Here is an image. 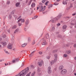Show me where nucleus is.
<instances>
[{"label": "nucleus", "mask_w": 76, "mask_h": 76, "mask_svg": "<svg viewBox=\"0 0 76 76\" xmlns=\"http://www.w3.org/2000/svg\"><path fill=\"white\" fill-rule=\"evenodd\" d=\"M29 72V67L23 70L19 73V75H18L15 76H24Z\"/></svg>", "instance_id": "obj_1"}, {"label": "nucleus", "mask_w": 76, "mask_h": 76, "mask_svg": "<svg viewBox=\"0 0 76 76\" xmlns=\"http://www.w3.org/2000/svg\"><path fill=\"white\" fill-rule=\"evenodd\" d=\"M38 9H39V11L41 12L44 11L45 10V8L42 5H41V6H39L38 7H37V10H38Z\"/></svg>", "instance_id": "obj_2"}, {"label": "nucleus", "mask_w": 76, "mask_h": 76, "mask_svg": "<svg viewBox=\"0 0 76 76\" xmlns=\"http://www.w3.org/2000/svg\"><path fill=\"white\" fill-rule=\"evenodd\" d=\"M61 17V14H59L58 16L57 17H56L55 18H54L53 19L52 22V23H54L56 22V20H57L58 19L60 18Z\"/></svg>", "instance_id": "obj_3"}, {"label": "nucleus", "mask_w": 76, "mask_h": 76, "mask_svg": "<svg viewBox=\"0 0 76 76\" xmlns=\"http://www.w3.org/2000/svg\"><path fill=\"white\" fill-rule=\"evenodd\" d=\"M66 73H67V70L66 69H63L61 72V73L63 75H64Z\"/></svg>", "instance_id": "obj_4"}, {"label": "nucleus", "mask_w": 76, "mask_h": 76, "mask_svg": "<svg viewBox=\"0 0 76 76\" xmlns=\"http://www.w3.org/2000/svg\"><path fill=\"white\" fill-rule=\"evenodd\" d=\"M47 44V42H45V40L44 39V38H43L42 39V45H46Z\"/></svg>", "instance_id": "obj_5"}, {"label": "nucleus", "mask_w": 76, "mask_h": 76, "mask_svg": "<svg viewBox=\"0 0 76 76\" xmlns=\"http://www.w3.org/2000/svg\"><path fill=\"white\" fill-rule=\"evenodd\" d=\"M52 72V71L51 70V67L49 66L48 68V73L49 74L51 73Z\"/></svg>", "instance_id": "obj_6"}, {"label": "nucleus", "mask_w": 76, "mask_h": 76, "mask_svg": "<svg viewBox=\"0 0 76 76\" xmlns=\"http://www.w3.org/2000/svg\"><path fill=\"white\" fill-rule=\"evenodd\" d=\"M7 48L9 49H12V45H8L7 46Z\"/></svg>", "instance_id": "obj_7"}, {"label": "nucleus", "mask_w": 76, "mask_h": 76, "mask_svg": "<svg viewBox=\"0 0 76 76\" xmlns=\"http://www.w3.org/2000/svg\"><path fill=\"white\" fill-rule=\"evenodd\" d=\"M64 67L63 66V65H61L59 67V69L61 70H62V69H63Z\"/></svg>", "instance_id": "obj_8"}, {"label": "nucleus", "mask_w": 76, "mask_h": 76, "mask_svg": "<svg viewBox=\"0 0 76 76\" xmlns=\"http://www.w3.org/2000/svg\"><path fill=\"white\" fill-rule=\"evenodd\" d=\"M67 28V26L66 25H64L63 27H62L63 29H66V28Z\"/></svg>", "instance_id": "obj_9"}, {"label": "nucleus", "mask_w": 76, "mask_h": 76, "mask_svg": "<svg viewBox=\"0 0 76 76\" xmlns=\"http://www.w3.org/2000/svg\"><path fill=\"white\" fill-rule=\"evenodd\" d=\"M35 51L34 50L33 51L31 54L29 55V57H32V56H33V53H35Z\"/></svg>", "instance_id": "obj_10"}, {"label": "nucleus", "mask_w": 76, "mask_h": 76, "mask_svg": "<svg viewBox=\"0 0 76 76\" xmlns=\"http://www.w3.org/2000/svg\"><path fill=\"white\" fill-rule=\"evenodd\" d=\"M27 45V43H24L21 45L22 47H25Z\"/></svg>", "instance_id": "obj_11"}, {"label": "nucleus", "mask_w": 76, "mask_h": 76, "mask_svg": "<svg viewBox=\"0 0 76 76\" xmlns=\"http://www.w3.org/2000/svg\"><path fill=\"white\" fill-rule=\"evenodd\" d=\"M38 64L39 66H42V63H41V62H38L37 63Z\"/></svg>", "instance_id": "obj_12"}, {"label": "nucleus", "mask_w": 76, "mask_h": 76, "mask_svg": "<svg viewBox=\"0 0 76 76\" xmlns=\"http://www.w3.org/2000/svg\"><path fill=\"white\" fill-rule=\"evenodd\" d=\"M20 4V2H17L16 3L15 6L16 7H18L19 6V5Z\"/></svg>", "instance_id": "obj_13"}, {"label": "nucleus", "mask_w": 76, "mask_h": 76, "mask_svg": "<svg viewBox=\"0 0 76 76\" xmlns=\"http://www.w3.org/2000/svg\"><path fill=\"white\" fill-rule=\"evenodd\" d=\"M57 37L58 38H62V36L61 34H58Z\"/></svg>", "instance_id": "obj_14"}, {"label": "nucleus", "mask_w": 76, "mask_h": 76, "mask_svg": "<svg viewBox=\"0 0 76 76\" xmlns=\"http://www.w3.org/2000/svg\"><path fill=\"white\" fill-rule=\"evenodd\" d=\"M1 44L3 45H6V42H2L1 43Z\"/></svg>", "instance_id": "obj_15"}, {"label": "nucleus", "mask_w": 76, "mask_h": 76, "mask_svg": "<svg viewBox=\"0 0 76 76\" xmlns=\"http://www.w3.org/2000/svg\"><path fill=\"white\" fill-rule=\"evenodd\" d=\"M28 23H29V20H26L25 22V24L28 25Z\"/></svg>", "instance_id": "obj_16"}, {"label": "nucleus", "mask_w": 76, "mask_h": 76, "mask_svg": "<svg viewBox=\"0 0 76 76\" xmlns=\"http://www.w3.org/2000/svg\"><path fill=\"white\" fill-rule=\"evenodd\" d=\"M18 31H19V29L17 28L15 31L14 32V33L15 34V33H16V32H18Z\"/></svg>", "instance_id": "obj_17"}, {"label": "nucleus", "mask_w": 76, "mask_h": 76, "mask_svg": "<svg viewBox=\"0 0 76 76\" xmlns=\"http://www.w3.org/2000/svg\"><path fill=\"white\" fill-rule=\"evenodd\" d=\"M45 37L47 39H48V38H49V35L48 34H46L45 36Z\"/></svg>", "instance_id": "obj_18"}, {"label": "nucleus", "mask_w": 76, "mask_h": 76, "mask_svg": "<svg viewBox=\"0 0 76 76\" xmlns=\"http://www.w3.org/2000/svg\"><path fill=\"white\" fill-rule=\"evenodd\" d=\"M37 72H39V73L41 72V69L40 68H38L37 69Z\"/></svg>", "instance_id": "obj_19"}, {"label": "nucleus", "mask_w": 76, "mask_h": 76, "mask_svg": "<svg viewBox=\"0 0 76 76\" xmlns=\"http://www.w3.org/2000/svg\"><path fill=\"white\" fill-rule=\"evenodd\" d=\"M54 63H55L54 61H50V63L51 64H54Z\"/></svg>", "instance_id": "obj_20"}, {"label": "nucleus", "mask_w": 76, "mask_h": 76, "mask_svg": "<svg viewBox=\"0 0 76 76\" xmlns=\"http://www.w3.org/2000/svg\"><path fill=\"white\" fill-rule=\"evenodd\" d=\"M54 56L55 58H57V54L55 53L54 54Z\"/></svg>", "instance_id": "obj_21"}, {"label": "nucleus", "mask_w": 76, "mask_h": 76, "mask_svg": "<svg viewBox=\"0 0 76 76\" xmlns=\"http://www.w3.org/2000/svg\"><path fill=\"white\" fill-rule=\"evenodd\" d=\"M58 51V50H55L53 51V53H57V51Z\"/></svg>", "instance_id": "obj_22"}, {"label": "nucleus", "mask_w": 76, "mask_h": 76, "mask_svg": "<svg viewBox=\"0 0 76 76\" xmlns=\"http://www.w3.org/2000/svg\"><path fill=\"white\" fill-rule=\"evenodd\" d=\"M12 16L11 15H9V19L10 20L12 19Z\"/></svg>", "instance_id": "obj_23"}, {"label": "nucleus", "mask_w": 76, "mask_h": 76, "mask_svg": "<svg viewBox=\"0 0 76 76\" xmlns=\"http://www.w3.org/2000/svg\"><path fill=\"white\" fill-rule=\"evenodd\" d=\"M17 27L16 26L14 25L12 26V29H15Z\"/></svg>", "instance_id": "obj_24"}, {"label": "nucleus", "mask_w": 76, "mask_h": 76, "mask_svg": "<svg viewBox=\"0 0 76 76\" xmlns=\"http://www.w3.org/2000/svg\"><path fill=\"white\" fill-rule=\"evenodd\" d=\"M2 37L3 38H4L6 37V34H3L2 35Z\"/></svg>", "instance_id": "obj_25"}, {"label": "nucleus", "mask_w": 76, "mask_h": 76, "mask_svg": "<svg viewBox=\"0 0 76 76\" xmlns=\"http://www.w3.org/2000/svg\"><path fill=\"white\" fill-rule=\"evenodd\" d=\"M53 5H52L51 4H50L48 7V8L49 9H50V8H51V7H52V6Z\"/></svg>", "instance_id": "obj_26"}, {"label": "nucleus", "mask_w": 76, "mask_h": 76, "mask_svg": "<svg viewBox=\"0 0 76 76\" xmlns=\"http://www.w3.org/2000/svg\"><path fill=\"white\" fill-rule=\"evenodd\" d=\"M18 23V25L19 26H20L22 25V23Z\"/></svg>", "instance_id": "obj_27"}, {"label": "nucleus", "mask_w": 76, "mask_h": 76, "mask_svg": "<svg viewBox=\"0 0 76 76\" xmlns=\"http://www.w3.org/2000/svg\"><path fill=\"white\" fill-rule=\"evenodd\" d=\"M35 6V4L34 3H32L31 5V6L32 7H34Z\"/></svg>", "instance_id": "obj_28"}, {"label": "nucleus", "mask_w": 76, "mask_h": 76, "mask_svg": "<svg viewBox=\"0 0 76 76\" xmlns=\"http://www.w3.org/2000/svg\"><path fill=\"white\" fill-rule=\"evenodd\" d=\"M63 4H67L66 2V1H64L63 2Z\"/></svg>", "instance_id": "obj_29"}, {"label": "nucleus", "mask_w": 76, "mask_h": 76, "mask_svg": "<svg viewBox=\"0 0 76 76\" xmlns=\"http://www.w3.org/2000/svg\"><path fill=\"white\" fill-rule=\"evenodd\" d=\"M54 30H55V28L54 27H53L52 28L51 31H54Z\"/></svg>", "instance_id": "obj_30"}, {"label": "nucleus", "mask_w": 76, "mask_h": 76, "mask_svg": "<svg viewBox=\"0 0 76 76\" xmlns=\"http://www.w3.org/2000/svg\"><path fill=\"white\" fill-rule=\"evenodd\" d=\"M64 57H67V55L66 54H64Z\"/></svg>", "instance_id": "obj_31"}, {"label": "nucleus", "mask_w": 76, "mask_h": 76, "mask_svg": "<svg viewBox=\"0 0 76 76\" xmlns=\"http://www.w3.org/2000/svg\"><path fill=\"white\" fill-rule=\"evenodd\" d=\"M21 23H23V22H25V20H24V19H22V20H21Z\"/></svg>", "instance_id": "obj_32"}, {"label": "nucleus", "mask_w": 76, "mask_h": 76, "mask_svg": "<svg viewBox=\"0 0 76 76\" xmlns=\"http://www.w3.org/2000/svg\"><path fill=\"white\" fill-rule=\"evenodd\" d=\"M49 1H47L46 2V3H45V4L46 5V6H47V4L48 3H49Z\"/></svg>", "instance_id": "obj_33"}, {"label": "nucleus", "mask_w": 76, "mask_h": 76, "mask_svg": "<svg viewBox=\"0 0 76 76\" xmlns=\"http://www.w3.org/2000/svg\"><path fill=\"white\" fill-rule=\"evenodd\" d=\"M7 4H10V1H7Z\"/></svg>", "instance_id": "obj_34"}, {"label": "nucleus", "mask_w": 76, "mask_h": 76, "mask_svg": "<svg viewBox=\"0 0 76 76\" xmlns=\"http://www.w3.org/2000/svg\"><path fill=\"white\" fill-rule=\"evenodd\" d=\"M37 18H38V16H35L33 18V19H37Z\"/></svg>", "instance_id": "obj_35"}, {"label": "nucleus", "mask_w": 76, "mask_h": 76, "mask_svg": "<svg viewBox=\"0 0 76 76\" xmlns=\"http://www.w3.org/2000/svg\"><path fill=\"white\" fill-rule=\"evenodd\" d=\"M67 52L68 54H70V53H71V51L70 50H69L68 51H67Z\"/></svg>", "instance_id": "obj_36"}, {"label": "nucleus", "mask_w": 76, "mask_h": 76, "mask_svg": "<svg viewBox=\"0 0 76 76\" xmlns=\"http://www.w3.org/2000/svg\"><path fill=\"white\" fill-rule=\"evenodd\" d=\"M57 58H55L54 59V61H53L55 62H56L57 61Z\"/></svg>", "instance_id": "obj_37"}, {"label": "nucleus", "mask_w": 76, "mask_h": 76, "mask_svg": "<svg viewBox=\"0 0 76 76\" xmlns=\"http://www.w3.org/2000/svg\"><path fill=\"white\" fill-rule=\"evenodd\" d=\"M12 62L13 63H15L16 62V60H13L12 61Z\"/></svg>", "instance_id": "obj_38"}, {"label": "nucleus", "mask_w": 76, "mask_h": 76, "mask_svg": "<svg viewBox=\"0 0 76 76\" xmlns=\"http://www.w3.org/2000/svg\"><path fill=\"white\" fill-rule=\"evenodd\" d=\"M21 20H22V18H20V19H19L18 21V22H20Z\"/></svg>", "instance_id": "obj_39"}, {"label": "nucleus", "mask_w": 76, "mask_h": 76, "mask_svg": "<svg viewBox=\"0 0 76 76\" xmlns=\"http://www.w3.org/2000/svg\"><path fill=\"white\" fill-rule=\"evenodd\" d=\"M35 43V40H34L32 43V45H34V44Z\"/></svg>", "instance_id": "obj_40"}, {"label": "nucleus", "mask_w": 76, "mask_h": 76, "mask_svg": "<svg viewBox=\"0 0 76 76\" xmlns=\"http://www.w3.org/2000/svg\"><path fill=\"white\" fill-rule=\"evenodd\" d=\"M31 3V1H30L29 2L28 4V5H30Z\"/></svg>", "instance_id": "obj_41"}, {"label": "nucleus", "mask_w": 76, "mask_h": 76, "mask_svg": "<svg viewBox=\"0 0 76 76\" xmlns=\"http://www.w3.org/2000/svg\"><path fill=\"white\" fill-rule=\"evenodd\" d=\"M21 52H22V53H26V50H23L21 51Z\"/></svg>", "instance_id": "obj_42"}, {"label": "nucleus", "mask_w": 76, "mask_h": 76, "mask_svg": "<svg viewBox=\"0 0 76 76\" xmlns=\"http://www.w3.org/2000/svg\"><path fill=\"white\" fill-rule=\"evenodd\" d=\"M5 52L6 53H7L8 54H10L7 51H5Z\"/></svg>", "instance_id": "obj_43"}, {"label": "nucleus", "mask_w": 76, "mask_h": 76, "mask_svg": "<svg viewBox=\"0 0 76 76\" xmlns=\"http://www.w3.org/2000/svg\"><path fill=\"white\" fill-rule=\"evenodd\" d=\"M39 54H42V52L40 51L39 52Z\"/></svg>", "instance_id": "obj_44"}, {"label": "nucleus", "mask_w": 76, "mask_h": 76, "mask_svg": "<svg viewBox=\"0 0 76 76\" xmlns=\"http://www.w3.org/2000/svg\"><path fill=\"white\" fill-rule=\"evenodd\" d=\"M60 25H61L60 23H58L57 24V26H60Z\"/></svg>", "instance_id": "obj_45"}, {"label": "nucleus", "mask_w": 76, "mask_h": 76, "mask_svg": "<svg viewBox=\"0 0 76 76\" xmlns=\"http://www.w3.org/2000/svg\"><path fill=\"white\" fill-rule=\"evenodd\" d=\"M45 1L44 0H42V3H45Z\"/></svg>", "instance_id": "obj_46"}, {"label": "nucleus", "mask_w": 76, "mask_h": 76, "mask_svg": "<svg viewBox=\"0 0 76 76\" xmlns=\"http://www.w3.org/2000/svg\"><path fill=\"white\" fill-rule=\"evenodd\" d=\"M54 4L55 5H58V3H54Z\"/></svg>", "instance_id": "obj_47"}, {"label": "nucleus", "mask_w": 76, "mask_h": 76, "mask_svg": "<svg viewBox=\"0 0 76 76\" xmlns=\"http://www.w3.org/2000/svg\"><path fill=\"white\" fill-rule=\"evenodd\" d=\"M16 61H19V58H17L16 59Z\"/></svg>", "instance_id": "obj_48"}, {"label": "nucleus", "mask_w": 76, "mask_h": 76, "mask_svg": "<svg viewBox=\"0 0 76 76\" xmlns=\"http://www.w3.org/2000/svg\"><path fill=\"white\" fill-rule=\"evenodd\" d=\"M28 41H31V38L30 37L28 38Z\"/></svg>", "instance_id": "obj_49"}, {"label": "nucleus", "mask_w": 76, "mask_h": 76, "mask_svg": "<svg viewBox=\"0 0 76 76\" xmlns=\"http://www.w3.org/2000/svg\"><path fill=\"white\" fill-rule=\"evenodd\" d=\"M11 15H14V12H11Z\"/></svg>", "instance_id": "obj_50"}, {"label": "nucleus", "mask_w": 76, "mask_h": 76, "mask_svg": "<svg viewBox=\"0 0 76 76\" xmlns=\"http://www.w3.org/2000/svg\"><path fill=\"white\" fill-rule=\"evenodd\" d=\"M24 31H27L26 28H24Z\"/></svg>", "instance_id": "obj_51"}, {"label": "nucleus", "mask_w": 76, "mask_h": 76, "mask_svg": "<svg viewBox=\"0 0 76 76\" xmlns=\"http://www.w3.org/2000/svg\"><path fill=\"white\" fill-rule=\"evenodd\" d=\"M26 76H30V74H28Z\"/></svg>", "instance_id": "obj_52"}, {"label": "nucleus", "mask_w": 76, "mask_h": 76, "mask_svg": "<svg viewBox=\"0 0 76 76\" xmlns=\"http://www.w3.org/2000/svg\"><path fill=\"white\" fill-rule=\"evenodd\" d=\"M36 73V72L35 71H34V72L32 73H33L34 74V75L35 74V73Z\"/></svg>", "instance_id": "obj_53"}, {"label": "nucleus", "mask_w": 76, "mask_h": 76, "mask_svg": "<svg viewBox=\"0 0 76 76\" xmlns=\"http://www.w3.org/2000/svg\"><path fill=\"white\" fill-rule=\"evenodd\" d=\"M74 47L75 48L76 47V44H75L74 45Z\"/></svg>", "instance_id": "obj_54"}, {"label": "nucleus", "mask_w": 76, "mask_h": 76, "mask_svg": "<svg viewBox=\"0 0 76 76\" xmlns=\"http://www.w3.org/2000/svg\"><path fill=\"white\" fill-rule=\"evenodd\" d=\"M21 18V16H20L17 19V20H18L19 19H20Z\"/></svg>", "instance_id": "obj_55"}, {"label": "nucleus", "mask_w": 76, "mask_h": 76, "mask_svg": "<svg viewBox=\"0 0 76 76\" xmlns=\"http://www.w3.org/2000/svg\"><path fill=\"white\" fill-rule=\"evenodd\" d=\"M31 76H34V73H32Z\"/></svg>", "instance_id": "obj_56"}, {"label": "nucleus", "mask_w": 76, "mask_h": 76, "mask_svg": "<svg viewBox=\"0 0 76 76\" xmlns=\"http://www.w3.org/2000/svg\"><path fill=\"white\" fill-rule=\"evenodd\" d=\"M42 4L41 3H39V5H42Z\"/></svg>", "instance_id": "obj_57"}, {"label": "nucleus", "mask_w": 76, "mask_h": 76, "mask_svg": "<svg viewBox=\"0 0 76 76\" xmlns=\"http://www.w3.org/2000/svg\"><path fill=\"white\" fill-rule=\"evenodd\" d=\"M75 15H76V13H74V14H72L73 16H75Z\"/></svg>", "instance_id": "obj_58"}, {"label": "nucleus", "mask_w": 76, "mask_h": 76, "mask_svg": "<svg viewBox=\"0 0 76 76\" xmlns=\"http://www.w3.org/2000/svg\"><path fill=\"white\" fill-rule=\"evenodd\" d=\"M24 65L23 64H22L21 66V67H23V66Z\"/></svg>", "instance_id": "obj_59"}, {"label": "nucleus", "mask_w": 76, "mask_h": 76, "mask_svg": "<svg viewBox=\"0 0 76 76\" xmlns=\"http://www.w3.org/2000/svg\"><path fill=\"white\" fill-rule=\"evenodd\" d=\"M73 7V6H72V5H71L69 7V8H71V7Z\"/></svg>", "instance_id": "obj_60"}, {"label": "nucleus", "mask_w": 76, "mask_h": 76, "mask_svg": "<svg viewBox=\"0 0 76 76\" xmlns=\"http://www.w3.org/2000/svg\"><path fill=\"white\" fill-rule=\"evenodd\" d=\"M2 40V38H0V41H1Z\"/></svg>", "instance_id": "obj_61"}, {"label": "nucleus", "mask_w": 76, "mask_h": 76, "mask_svg": "<svg viewBox=\"0 0 76 76\" xmlns=\"http://www.w3.org/2000/svg\"><path fill=\"white\" fill-rule=\"evenodd\" d=\"M71 25H74V24L71 23Z\"/></svg>", "instance_id": "obj_62"}, {"label": "nucleus", "mask_w": 76, "mask_h": 76, "mask_svg": "<svg viewBox=\"0 0 76 76\" xmlns=\"http://www.w3.org/2000/svg\"><path fill=\"white\" fill-rule=\"evenodd\" d=\"M70 9V8H67V10H69Z\"/></svg>", "instance_id": "obj_63"}, {"label": "nucleus", "mask_w": 76, "mask_h": 76, "mask_svg": "<svg viewBox=\"0 0 76 76\" xmlns=\"http://www.w3.org/2000/svg\"><path fill=\"white\" fill-rule=\"evenodd\" d=\"M74 59L75 60H76V57H75L74 58Z\"/></svg>", "instance_id": "obj_64"}]
</instances>
